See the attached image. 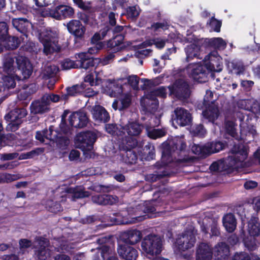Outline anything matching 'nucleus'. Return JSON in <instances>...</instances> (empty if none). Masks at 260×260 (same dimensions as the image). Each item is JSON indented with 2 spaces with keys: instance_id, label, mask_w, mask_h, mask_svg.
I'll return each mask as SVG.
<instances>
[{
  "instance_id": "obj_18",
  "label": "nucleus",
  "mask_w": 260,
  "mask_h": 260,
  "mask_svg": "<svg viewBox=\"0 0 260 260\" xmlns=\"http://www.w3.org/2000/svg\"><path fill=\"white\" fill-rule=\"evenodd\" d=\"M121 238L123 244L135 245L142 239V234L137 229H130L123 232Z\"/></svg>"
},
{
  "instance_id": "obj_3",
  "label": "nucleus",
  "mask_w": 260,
  "mask_h": 260,
  "mask_svg": "<svg viewBox=\"0 0 260 260\" xmlns=\"http://www.w3.org/2000/svg\"><path fill=\"white\" fill-rule=\"evenodd\" d=\"M188 69H191L189 77L199 83H205L208 81L209 72H220L221 68L216 69L215 64L211 59L209 62L205 63V66L201 64H189Z\"/></svg>"
},
{
  "instance_id": "obj_22",
  "label": "nucleus",
  "mask_w": 260,
  "mask_h": 260,
  "mask_svg": "<svg viewBox=\"0 0 260 260\" xmlns=\"http://www.w3.org/2000/svg\"><path fill=\"white\" fill-rule=\"evenodd\" d=\"M248 66L241 59H234L228 65L229 73L237 76L244 75Z\"/></svg>"
},
{
  "instance_id": "obj_13",
  "label": "nucleus",
  "mask_w": 260,
  "mask_h": 260,
  "mask_svg": "<svg viewBox=\"0 0 260 260\" xmlns=\"http://www.w3.org/2000/svg\"><path fill=\"white\" fill-rule=\"evenodd\" d=\"M49 13L52 17L57 20H61L73 17L75 12L72 7L60 5L53 9H51Z\"/></svg>"
},
{
  "instance_id": "obj_51",
  "label": "nucleus",
  "mask_w": 260,
  "mask_h": 260,
  "mask_svg": "<svg viewBox=\"0 0 260 260\" xmlns=\"http://www.w3.org/2000/svg\"><path fill=\"white\" fill-rule=\"evenodd\" d=\"M211 29L217 32L220 31V28L222 25V21L215 18L214 16L212 17L209 21L207 22Z\"/></svg>"
},
{
  "instance_id": "obj_49",
  "label": "nucleus",
  "mask_w": 260,
  "mask_h": 260,
  "mask_svg": "<svg viewBox=\"0 0 260 260\" xmlns=\"http://www.w3.org/2000/svg\"><path fill=\"white\" fill-rule=\"evenodd\" d=\"M61 67L62 70H65L71 69H77L78 68V63H77L76 61L69 58H67L61 62Z\"/></svg>"
},
{
  "instance_id": "obj_46",
  "label": "nucleus",
  "mask_w": 260,
  "mask_h": 260,
  "mask_svg": "<svg viewBox=\"0 0 260 260\" xmlns=\"http://www.w3.org/2000/svg\"><path fill=\"white\" fill-rule=\"evenodd\" d=\"M58 70V69L54 65L46 67L43 71V78L47 79L54 77Z\"/></svg>"
},
{
  "instance_id": "obj_1",
  "label": "nucleus",
  "mask_w": 260,
  "mask_h": 260,
  "mask_svg": "<svg viewBox=\"0 0 260 260\" xmlns=\"http://www.w3.org/2000/svg\"><path fill=\"white\" fill-rule=\"evenodd\" d=\"M186 144L183 138H177L174 139L169 143L162 144L161 153V162H156L155 167L158 169L154 173L149 174V179L152 182H156L169 176L170 173L167 170L166 166L173 160L172 154L176 152L177 154L185 151L186 148Z\"/></svg>"
},
{
  "instance_id": "obj_19",
  "label": "nucleus",
  "mask_w": 260,
  "mask_h": 260,
  "mask_svg": "<svg viewBox=\"0 0 260 260\" xmlns=\"http://www.w3.org/2000/svg\"><path fill=\"white\" fill-rule=\"evenodd\" d=\"M29 109L31 114L42 115L49 112L50 108L47 104V102L42 96L40 99L35 100L31 103Z\"/></svg>"
},
{
  "instance_id": "obj_10",
  "label": "nucleus",
  "mask_w": 260,
  "mask_h": 260,
  "mask_svg": "<svg viewBox=\"0 0 260 260\" xmlns=\"http://www.w3.org/2000/svg\"><path fill=\"white\" fill-rule=\"evenodd\" d=\"M27 115V111L25 108H15L5 115V119L9 122L8 125L11 131L15 132L18 129Z\"/></svg>"
},
{
  "instance_id": "obj_15",
  "label": "nucleus",
  "mask_w": 260,
  "mask_h": 260,
  "mask_svg": "<svg viewBox=\"0 0 260 260\" xmlns=\"http://www.w3.org/2000/svg\"><path fill=\"white\" fill-rule=\"evenodd\" d=\"M173 119L179 125L184 126L191 123L192 117L188 110L182 107H177L174 110Z\"/></svg>"
},
{
  "instance_id": "obj_61",
  "label": "nucleus",
  "mask_w": 260,
  "mask_h": 260,
  "mask_svg": "<svg viewBox=\"0 0 260 260\" xmlns=\"http://www.w3.org/2000/svg\"><path fill=\"white\" fill-rule=\"evenodd\" d=\"M165 135L166 132L161 129H153L148 132V136L152 139L161 138Z\"/></svg>"
},
{
  "instance_id": "obj_40",
  "label": "nucleus",
  "mask_w": 260,
  "mask_h": 260,
  "mask_svg": "<svg viewBox=\"0 0 260 260\" xmlns=\"http://www.w3.org/2000/svg\"><path fill=\"white\" fill-rule=\"evenodd\" d=\"M199 50L200 49L198 46L194 44L187 45L185 48L187 61L188 62L194 58H199L198 55H199Z\"/></svg>"
},
{
  "instance_id": "obj_35",
  "label": "nucleus",
  "mask_w": 260,
  "mask_h": 260,
  "mask_svg": "<svg viewBox=\"0 0 260 260\" xmlns=\"http://www.w3.org/2000/svg\"><path fill=\"white\" fill-rule=\"evenodd\" d=\"M138 145V141L132 136L127 137L123 140L119 145V149L121 151H126L129 149L134 150Z\"/></svg>"
},
{
  "instance_id": "obj_62",
  "label": "nucleus",
  "mask_w": 260,
  "mask_h": 260,
  "mask_svg": "<svg viewBox=\"0 0 260 260\" xmlns=\"http://www.w3.org/2000/svg\"><path fill=\"white\" fill-rule=\"evenodd\" d=\"M254 82L252 80H241L240 86L245 92L250 91L254 86Z\"/></svg>"
},
{
  "instance_id": "obj_8",
  "label": "nucleus",
  "mask_w": 260,
  "mask_h": 260,
  "mask_svg": "<svg viewBox=\"0 0 260 260\" xmlns=\"http://www.w3.org/2000/svg\"><path fill=\"white\" fill-rule=\"evenodd\" d=\"M141 247L148 255L152 256L158 255L162 251V239L158 235L149 234L143 239Z\"/></svg>"
},
{
  "instance_id": "obj_54",
  "label": "nucleus",
  "mask_w": 260,
  "mask_h": 260,
  "mask_svg": "<svg viewBox=\"0 0 260 260\" xmlns=\"http://www.w3.org/2000/svg\"><path fill=\"white\" fill-rule=\"evenodd\" d=\"M44 149L43 148H37L30 151L21 154L22 159H29L43 153Z\"/></svg>"
},
{
  "instance_id": "obj_16",
  "label": "nucleus",
  "mask_w": 260,
  "mask_h": 260,
  "mask_svg": "<svg viewBox=\"0 0 260 260\" xmlns=\"http://www.w3.org/2000/svg\"><path fill=\"white\" fill-rule=\"evenodd\" d=\"M120 257L124 260H136L138 252L134 247L125 244H119L117 248Z\"/></svg>"
},
{
  "instance_id": "obj_50",
  "label": "nucleus",
  "mask_w": 260,
  "mask_h": 260,
  "mask_svg": "<svg viewBox=\"0 0 260 260\" xmlns=\"http://www.w3.org/2000/svg\"><path fill=\"white\" fill-rule=\"evenodd\" d=\"M132 97L130 93H125L123 94L120 99L121 104L120 110H124L128 108L132 103Z\"/></svg>"
},
{
  "instance_id": "obj_55",
  "label": "nucleus",
  "mask_w": 260,
  "mask_h": 260,
  "mask_svg": "<svg viewBox=\"0 0 260 260\" xmlns=\"http://www.w3.org/2000/svg\"><path fill=\"white\" fill-rule=\"evenodd\" d=\"M208 57V61L207 62H209L210 60L212 59L213 60V63L215 64V66H216L217 68L219 69L221 68L222 69V66H221L220 64H218L216 60H218L220 58V56L218 54V53L217 51V50H214L212 52H211L208 55L206 56L205 59H206V58Z\"/></svg>"
},
{
  "instance_id": "obj_38",
  "label": "nucleus",
  "mask_w": 260,
  "mask_h": 260,
  "mask_svg": "<svg viewBox=\"0 0 260 260\" xmlns=\"http://www.w3.org/2000/svg\"><path fill=\"white\" fill-rule=\"evenodd\" d=\"M225 145L226 143L221 141H212L206 143L208 156L212 153H217L223 150Z\"/></svg>"
},
{
  "instance_id": "obj_20",
  "label": "nucleus",
  "mask_w": 260,
  "mask_h": 260,
  "mask_svg": "<svg viewBox=\"0 0 260 260\" xmlns=\"http://www.w3.org/2000/svg\"><path fill=\"white\" fill-rule=\"evenodd\" d=\"M212 256V248L207 243L202 242L198 245L196 252V260H211Z\"/></svg>"
},
{
  "instance_id": "obj_41",
  "label": "nucleus",
  "mask_w": 260,
  "mask_h": 260,
  "mask_svg": "<svg viewBox=\"0 0 260 260\" xmlns=\"http://www.w3.org/2000/svg\"><path fill=\"white\" fill-rule=\"evenodd\" d=\"M191 150L193 154L198 155L200 157L205 158L208 156L206 144L204 145L194 144Z\"/></svg>"
},
{
  "instance_id": "obj_52",
  "label": "nucleus",
  "mask_w": 260,
  "mask_h": 260,
  "mask_svg": "<svg viewBox=\"0 0 260 260\" xmlns=\"http://www.w3.org/2000/svg\"><path fill=\"white\" fill-rule=\"evenodd\" d=\"M169 24L168 21L164 20L162 22H154L151 26L150 29L153 31L155 32L159 30L160 29L163 30H166L169 29Z\"/></svg>"
},
{
  "instance_id": "obj_2",
  "label": "nucleus",
  "mask_w": 260,
  "mask_h": 260,
  "mask_svg": "<svg viewBox=\"0 0 260 260\" xmlns=\"http://www.w3.org/2000/svg\"><path fill=\"white\" fill-rule=\"evenodd\" d=\"M39 39L43 44V51L46 54L59 52L61 47L58 44V34L54 29L50 27L42 28L38 30Z\"/></svg>"
},
{
  "instance_id": "obj_44",
  "label": "nucleus",
  "mask_w": 260,
  "mask_h": 260,
  "mask_svg": "<svg viewBox=\"0 0 260 260\" xmlns=\"http://www.w3.org/2000/svg\"><path fill=\"white\" fill-rule=\"evenodd\" d=\"M59 133V130L55 129L53 125L50 126L48 129H45V139L53 142L56 140Z\"/></svg>"
},
{
  "instance_id": "obj_14",
  "label": "nucleus",
  "mask_w": 260,
  "mask_h": 260,
  "mask_svg": "<svg viewBox=\"0 0 260 260\" xmlns=\"http://www.w3.org/2000/svg\"><path fill=\"white\" fill-rule=\"evenodd\" d=\"M116 38L114 40H109L107 44L108 48V54L106 55L103 60L104 64H107L109 63L111 60L115 57L114 54L119 52L125 48L124 45H122V41L116 40Z\"/></svg>"
},
{
  "instance_id": "obj_32",
  "label": "nucleus",
  "mask_w": 260,
  "mask_h": 260,
  "mask_svg": "<svg viewBox=\"0 0 260 260\" xmlns=\"http://www.w3.org/2000/svg\"><path fill=\"white\" fill-rule=\"evenodd\" d=\"M222 224L225 230L229 233H232L236 228L237 221L233 213H228L222 217Z\"/></svg>"
},
{
  "instance_id": "obj_6",
  "label": "nucleus",
  "mask_w": 260,
  "mask_h": 260,
  "mask_svg": "<svg viewBox=\"0 0 260 260\" xmlns=\"http://www.w3.org/2000/svg\"><path fill=\"white\" fill-rule=\"evenodd\" d=\"M232 155L229 156L225 160L227 168L224 170H233L238 167V164L243 162L248 157V152L245 146L241 144L234 145L231 149Z\"/></svg>"
},
{
  "instance_id": "obj_45",
  "label": "nucleus",
  "mask_w": 260,
  "mask_h": 260,
  "mask_svg": "<svg viewBox=\"0 0 260 260\" xmlns=\"http://www.w3.org/2000/svg\"><path fill=\"white\" fill-rule=\"evenodd\" d=\"M257 237L248 236L243 239V243L245 246L251 251L255 250L257 247V241L256 238Z\"/></svg>"
},
{
  "instance_id": "obj_59",
  "label": "nucleus",
  "mask_w": 260,
  "mask_h": 260,
  "mask_svg": "<svg viewBox=\"0 0 260 260\" xmlns=\"http://www.w3.org/2000/svg\"><path fill=\"white\" fill-rule=\"evenodd\" d=\"M72 193V199L74 201L78 199H83L89 196L88 191L78 188H74Z\"/></svg>"
},
{
  "instance_id": "obj_7",
  "label": "nucleus",
  "mask_w": 260,
  "mask_h": 260,
  "mask_svg": "<svg viewBox=\"0 0 260 260\" xmlns=\"http://www.w3.org/2000/svg\"><path fill=\"white\" fill-rule=\"evenodd\" d=\"M98 139L96 133L92 131H85L78 133L74 140L77 148L83 151L91 150Z\"/></svg>"
},
{
  "instance_id": "obj_57",
  "label": "nucleus",
  "mask_w": 260,
  "mask_h": 260,
  "mask_svg": "<svg viewBox=\"0 0 260 260\" xmlns=\"http://www.w3.org/2000/svg\"><path fill=\"white\" fill-rule=\"evenodd\" d=\"M123 30V26L121 25H115L112 27V39L114 40L116 38V40L122 41V44H123V37L121 35H119L118 34L121 32Z\"/></svg>"
},
{
  "instance_id": "obj_48",
  "label": "nucleus",
  "mask_w": 260,
  "mask_h": 260,
  "mask_svg": "<svg viewBox=\"0 0 260 260\" xmlns=\"http://www.w3.org/2000/svg\"><path fill=\"white\" fill-rule=\"evenodd\" d=\"M133 47L134 50H136L135 56L137 57H141L142 56H147L151 52V50L148 49L139 50L145 47L143 43L138 45L134 46Z\"/></svg>"
},
{
  "instance_id": "obj_29",
  "label": "nucleus",
  "mask_w": 260,
  "mask_h": 260,
  "mask_svg": "<svg viewBox=\"0 0 260 260\" xmlns=\"http://www.w3.org/2000/svg\"><path fill=\"white\" fill-rule=\"evenodd\" d=\"M204 43L206 47L213 48L215 50H222L226 47V43L221 38H206Z\"/></svg>"
},
{
  "instance_id": "obj_47",
  "label": "nucleus",
  "mask_w": 260,
  "mask_h": 260,
  "mask_svg": "<svg viewBox=\"0 0 260 260\" xmlns=\"http://www.w3.org/2000/svg\"><path fill=\"white\" fill-rule=\"evenodd\" d=\"M14 59L13 58L7 57L4 61L3 71L8 75L12 74L14 71Z\"/></svg>"
},
{
  "instance_id": "obj_37",
  "label": "nucleus",
  "mask_w": 260,
  "mask_h": 260,
  "mask_svg": "<svg viewBox=\"0 0 260 260\" xmlns=\"http://www.w3.org/2000/svg\"><path fill=\"white\" fill-rule=\"evenodd\" d=\"M209 227L210 228V233H209V228L204 222H203V224L201 225V231L205 235L209 234L210 237H218L220 236V232L219 228L216 222H212Z\"/></svg>"
},
{
  "instance_id": "obj_60",
  "label": "nucleus",
  "mask_w": 260,
  "mask_h": 260,
  "mask_svg": "<svg viewBox=\"0 0 260 260\" xmlns=\"http://www.w3.org/2000/svg\"><path fill=\"white\" fill-rule=\"evenodd\" d=\"M79 116H82L79 117L78 120L80 124L79 128L86 126L89 122V118L87 117V112L84 110H79Z\"/></svg>"
},
{
  "instance_id": "obj_27",
  "label": "nucleus",
  "mask_w": 260,
  "mask_h": 260,
  "mask_svg": "<svg viewBox=\"0 0 260 260\" xmlns=\"http://www.w3.org/2000/svg\"><path fill=\"white\" fill-rule=\"evenodd\" d=\"M230 254V247L225 242H219L215 246L214 255L218 260H226Z\"/></svg>"
},
{
  "instance_id": "obj_33",
  "label": "nucleus",
  "mask_w": 260,
  "mask_h": 260,
  "mask_svg": "<svg viewBox=\"0 0 260 260\" xmlns=\"http://www.w3.org/2000/svg\"><path fill=\"white\" fill-rule=\"evenodd\" d=\"M250 100H242L238 102V105L239 108L251 111L254 113H260V105L258 103H253L252 104Z\"/></svg>"
},
{
  "instance_id": "obj_9",
  "label": "nucleus",
  "mask_w": 260,
  "mask_h": 260,
  "mask_svg": "<svg viewBox=\"0 0 260 260\" xmlns=\"http://www.w3.org/2000/svg\"><path fill=\"white\" fill-rule=\"evenodd\" d=\"M134 208H129L126 210L114 213L111 217V221L114 224H128L134 223L139 220L140 217L134 211Z\"/></svg>"
},
{
  "instance_id": "obj_30",
  "label": "nucleus",
  "mask_w": 260,
  "mask_h": 260,
  "mask_svg": "<svg viewBox=\"0 0 260 260\" xmlns=\"http://www.w3.org/2000/svg\"><path fill=\"white\" fill-rule=\"evenodd\" d=\"M20 44V40L18 37L10 35L6 38V40L0 42V45L2 47V52L3 51L4 48L8 50H15L19 46Z\"/></svg>"
},
{
  "instance_id": "obj_28",
  "label": "nucleus",
  "mask_w": 260,
  "mask_h": 260,
  "mask_svg": "<svg viewBox=\"0 0 260 260\" xmlns=\"http://www.w3.org/2000/svg\"><path fill=\"white\" fill-rule=\"evenodd\" d=\"M92 201L100 205H112L116 202V199L113 196L106 194H96L91 197Z\"/></svg>"
},
{
  "instance_id": "obj_39",
  "label": "nucleus",
  "mask_w": 260,
  "mask_h": 260,
  "mask_svg": "<svg viewBox=\"0 0 260 260\" xmlns=\"http://www.w3.org/2000/svg\"><path fill=\"white\" fill-rule=\"evenodd\" d=\"M57 147L61 150H65L68 148V147L70 143V139L69 138V135H62L60 132L58 137L55 141Z\"/></svg>"
},
{
  "instance_id": "obj_31",
  "label": "nucleus",
  "mask_w": 260,
  "mask_h": 260,
  "mask_svg": "<svg viewBox=\"0 0 260 260\" xmlns=\"http://www.w3.org/2000/svg\"><path fill=\"white\" fill-rule=\"evenodd\" d=\"M121 152V160L124 164L131 166L137 163L138 160V154L134 150L129 149L126 151H122Z\"/></svg>"
},
{
  "instance_id": "obj_36",
  "label": "nucleus",
  "mask_w": 260,
  "mask_h": 260,
  "mask_svg": "<svg viewBox=\"0 0 260 260\" xmlns=\"http://www.w3.org/2000/svg\"><path fill=\"white\" fill-rule=\"evenodd\" d=\"M16 86V82L14 76H5L0 82V92H4L7 89L14 88Z\"/></svg>"
},
{
  "instance_id": "obj_5",
  "label": "nucleus",
  "mask_w": 260,
  "mask_h": 260,
  "mask_svg": "<svg viewBox=\"0 0 260 260\" xmlns=\"http://www.w3.org/2000/svg\"><path fill=\"white\" fill-rule=\"evenodd\" d=\"M213 97V93L210 90H207L203 101L205 109L202 111L204 120L212 123H214L219 116L218 106L215 104V101L212 100Z\"/></svg>"
},
{
  "instance_id": "obj_24",
  "label": "nucleus",
  "mask_w": 260,
  "mask_h": 260,
  "mask_svg": "<svg viewBox=\"0 0 260 260\" xmlns=\"http://www.w3.org/2000/svg\"><path fill=\"white\" fill-rule=\"evenodd\" d=\"M12 22L13 26L22 34V36L27 37L30 25V23L27 19L24 18H13Z\"/></svg>"
},
{
  "instance_id": "obj_56",
  "label": "nucleus",
  "mask_w": 260,
  "mask_h": 260,
  "mask_svg": "<svg viewBox=\"0 0 260 260\" xmlns=\"http://www.w3.org/2000/svg\"><path fill=\"white\" fill-rule=\"evenodd\" d=\"M9 26L5 22H0V42L6 40V38L9 36Z\"/></svg>"
},
{
  "instance_id": "obj_34",
  "label": "nucleus",
  "mask_w": 260,
  "mask_h": 260,
  "mask_svg": "<svg viewBox=\"0 0 260 260\" xmlns=\"http://www.w3.org/2000/svg\"><path fill=\"white\" fill-rule=\"evenodd\" d=\"M105 129L107 133L113 136L124 135V132L123 131V126L121 125H118L115 123L106 124Z\"/></svg>"
},
{
  "instance_id": "obj_63",
  "label": "nucleus",
  "mask_w": 260,
  "mask_h": 260,
  "mask_svg": "<svg viewBox=\"0 0 260 260\" xmlns=\"http://www.w3.org/2000/svg\"><path fill=\"white\" fill-rule=\"evenodd\" d=\"M59 131L61 133L62 135H69L71 134L70 127L68 125L66 120H64V117H63L61 119Z\"/></svg>"
},
{
  "instance_id": "obj_17",
  "label": "nucleus",
  "mask_w": 260,
  "mask_h": 260,
  "mask_svg": "<svg viewBox=\"0 0 260 260\" xmlns=\"http://www.w3.org/2000/svg\"><path fill=\"white\" fill-rule=\"evenodd\" d=\"M16 62L18 70L21 72L23 78H28L32 72V66L29 59L25 56L19 55L16 57Z\"/></svg>"
},
{
  "instance_id": "obj_58",
  "label": "nucleus",
  "mask_w": 260,
  "mask_h": 260,
  "mask_svg": "<svg viewBox=\"0 0 260 260\" xmlns=\"http://www.w3.org/2000/svg\"><path fill=\"white\" fill-rule=\"evenodd\" d=\"M225 127L226 133L232 136L235 137L237 135L235 123L232 121H227L225 123Z\"/></svg>"
},
{
  "instance_id": "obj_11",
  "label": "nucleus",
  "mask_w": 260,
  "mask_h": 260,
  "mask_svg": "<svg viewBox=\"0 0 260 260\" xmlns=\"http://www.w3.org/2000/svg\"><path fill=\"white\" fill-rule=\"evenodd\" d=\"M168 88L169 90L170 95H173L179 100L187 99L190 94L188 83L182 79L176 80L173 84L168 87Z\"/></svg>"
},
{
  "instance_id": "obj_12",
  "label": "nucleus",
  "mask_w": 260,
  "mask_h": 260,
  "mask_svg": "<svg viewBox=\"0 0 260 260\" xmlns=\"http://www.w3.org/2000/svg\"><path fill=\"white\" fill-rule=\"evenodd\" d=\"M69 32L74 36L75 43L83 41L86 31V27L80 20H71L67 25Z\"/></svg>"
},
{
  "instance_id": "obj_53",
  "label": "nucleus",
  "mask_w": 260,
  "mask_h": 260,
  "mask_svg": "<svg viewBox=\"0 0 260 260\" xmlns=\"http://www.w3.org/2000/svg\"><path fill=\"white\" fill-rule=\"evenodd\" d=\"M79 110L72 113L69 116V124L71 127L75 128H79V122H78L79 117Z\"/></svg>"
},
{
  "instance_id": "obj_23",
  "label": "nucleus",
  "mask_w": 260,
  "mask_h": 260,
  "mask_svg": "<svg viewBox=\"0 0 260 260\" xmlns=\"http://www.w3.org/2000/svg\"><path fill=\"white\" fill-rule=\"evenodd\" d=\"M144 127L142 124L139 123L137 121H128L124 125H123V131L124 134L132 137L139 136L142 133Z\"/></svg>"
},
{
  "instance_id": "obj_21",
  "label": "nucleus",
  "mask_w": 260,
  "mask_h": 260,
  "mask_svg": "<svg viewBox=\"0 0 260 260\" xmlns=\"http://www.w3.org/2000/svg\"><path fill=\"white\" fill-rule=\"evenodd\" d=\"M76 55V58L79 59V60H77L78 62V68L88 69L90 68L94 67L97 64V62L95 61L97 58L90 56L87 53L80 52Z\"/></svg>"
},
{
  "instance_id": "obj_42",
  "label": "nucleus",
  "mask_w": 260,
  "mask_h": 260,
  "mask_svg": "<svg viewBox=\"0 0 260 260\" xmlns=\"http://www.w3.org/2000/svg\"><path fill=\"white\" fill-rule=\"evenodd\" d=\"M85 88V84L82 83L80 85L76 84L71 87H67L66 90L68 95L71 96H74L83 92Z\"/></svg>"
},
{
  "instance_id": "obj_64",
  "label": "nucleus",
  "mask_w": 260,
  "mask_h": 260,
  "mask_svg": "<svg viewBox=\"0 0 260 260\" xmlns=\"http://www.w3.org/2000/svg\"><path fill=\"white\" fill-rule=\"evenodd\" d=\"M192 132L194 136L203 137L206 133V130L202 124H199L193 127Z\"/></svg>"
},
{
  "instance_id": "obj_43",
  "label": "nucleus",
  "mask_w": 260,
  "mask_h": 260,
  "mask_svg": "<svg viewBox=\"0 0 260 260\" xmlns=\"http://www.w3.org/2000/svg\"><path fill=\"white\" fill-rule=\"evenodd\" d=\"M50 250L44 246L41 245L35 251L36 257L38 260H46L50 254Z\"/></svg>"
},
{
  "instance_id": "obj_25",
  "label": "nucleus",
  "mask_w": 260,
  "mask_h": 260,
  "mask_svg": "<svg viewBox=\"0 0 260 260\" xmlns=\"http://www.w3.org/2000/svg\"><path fill=\"white\" fill-rule=\"evenodd\" d=\"M93 118L99 122H107L110 118V115L106 109L102 106L96 105L92 110Z\"/></svg>"
},
{
  "instance_id": "obj_4",
  "label": "nucleus",
  "mask_w": 260,
  "mask_h": 260,
  "mask_svg": "<svg viewBox=\"0 0 260 260\" xmlns=\"http://www.w3.org/2000/svg\"><path fill=\"white\" fill-rule=\"evenodd\" d=\"M197 230L192 225L186 227L184 231L178 235L174 245L179 252H184L192 248L196 242Z\"/></svg>"
},
{
  "instance_id": "obj_26",
  "label": "nucleus",
  "mask_w": 260,
  "mask_h": 260,
  "mask_svg": "<svg viewBox=\"0 0 260 260\" xmlns=\"http://www.w3.org/2000/svg\"><path fill=\"white\" fill-rule=\"evenodd\" d=\"M247 232L250 236H260V220L257 215H252L247 222Z\"/></svg>"
}]
</instances>
